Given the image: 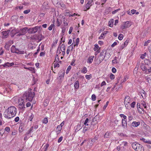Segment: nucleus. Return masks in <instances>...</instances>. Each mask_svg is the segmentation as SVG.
Instances as JSON below:
<instances>
[{
  "label": "nucleus",
  "mask_w": 151,
  "mask_h": 151,
  "mask_svg": "<svg viewBox=\"0 0 151 151\" xmlns=\"http://www.w3.org/2000/svg\"><path fill=\"white\" fill-rule=\"evenodd\" d=\"M7 113L4 116L8 119H11L15 116L17 113V109L14 106H11L9 107L6 110Z\"/></svg>",
  "instance_id": "f257e3e1"
},
{
  "label": "nucleus",
  "mask_w": 151,
  "mask_h": 151,
  "mask_svg": "<svg viewBox=\"0 0 151 151\" xmlns=\"http://www.w3.org/2000/svg\"><path fill=\"white\" fill-rule=\"evenodd\" d=\"M35 95V93L34 92H32L31 89H29L27 91H26L23 94V97L25 98L26 101H32L33 98Z\"/></svg>",
  "instance_id": "f03ea898"
},
{
  "label": "nucleus",
  "mask_w": 151,
  "mask_h": 151,
  "mask_svg": "<svg viewBox=\"0 0 151 151\" xmlns=\"http://www.w3.org/2000/svg\"><path fill=\"white\" fill-rule=\"evenodd\" d=\"M26 101H27L25 100V98L23 97L18 99V107L20 111H23L24 110L25 108V104Z\"/></svg>",
  "instance_id": "7ed1b4c3"
},
{
  "label": "nucleus",
  "mask_w": 151,
  "mask_h": 151,
  "mask_svg": "<svg viewBox=\"0 0 151 151\" xmlns=\"http://www.w3.org/2000/svg\"><path fill=\"white\" fill-rule=\"evenodd\" d=\"M132 148L135 151H144L143 147L141 145L136 142H134L132 144Z\"/></svg>",
  "instance_id": "20e7f679"
},
{
  "label": "nucleus",
  "mask_w": 151,
  "mask_h": 151,
  "mask_svg": "<svg viewBox=\"0 0 151 151\" xmlns=\"http://www.w3.org/2000/svg\"><path fill=\"white\" fill-rule=\"evenodd\" d=\"M120 145L117 147L116 149L118 151H124L125 147L128 146V143L126 141L120 142L119 143Z\"/></svg>",
  "instance_id": "39448f33"
},
{
  "label": "nucleus",
  "mask_w": 151,
  "mask_h": 151,
  "mask_svg": "<svg viewBox=\"0 0 151 151\" xmlns=\"http://www.w3.org/2000/svg\"><path fill=\"white\" fill-rule=\"evenodd\" d=\"M11 51L12 52L16 53L17 54H26V52L24 51H20L14 45H13L11 48Z\"/></svg>",
  "instance_id": "423d86ee"
},
{
  "label": "nucleus",
  "mask_w": 151,
  "mask_h": 151,
  "mask_svg": "<svg viewBox=\"0 0 151 151\" xmlns=\"http://www.w3.org/2000/svg\"><path fill=\"white\" fill-rule=\"evenodd\" d=\"M131 100V99L129 96H127L125 97L124 99V103L125 104V106L127 109H129L130 107L129 105L130 103V102Z\"/></svg>",
  "instance_id": "0eeeda50"
},
{
  "label": "nucleus",
  "mask_w": 151,
  "mask_h": 151,
  "mask_svg": "<svg viewBox=\"0 0 151 151\" xmlns=\"http://www.w3.org/2000/svg\"><path fill=\"white\" fill-rule=\"evenodd\" d=\"M28 27H24L22 29H20L19 32L18 34L16 35L17 37H20V35H25L27 32V30L28 29Z\"/></svg>",
  "instance_id": "6e6552de"
},
{
  "label": "nucleus",
  "mask_w": 151,
  "mask_h": 151,
  "mask_svg": "<svg viewBox=\"0 0 151 151\" xmlns=\"http://www.w3.org/2000/svg\"><path fill=\"white\" fill-rule=\"evenodd\" d=\"M94 4L93 0H88L87 4L86 5L85 8L84 9V11H86L89 10L93 5Z\"/></svg>",
  "instance_id": "1a4fd4ad"
},
{
  "label": "nucleus",
  "mask_w": 151,
  "mask_h": 151,
  "mask_svg": "<svg viewBox=\"0 0 151 151\" xmlns=\"http://www.w3.org/2000/svg\"><path fill=\"white\" fill-rule=\"evenodd\" d=\"M41 27L35 26L34 27L29 28L28 29V32L29 33H35Z\"/></svg>",
  "instance_id": "9d476101"
},
{
  "label": "nucleus",
  "mask_w": 151,
  "mask_h": 151,
  "mask_svg": "<svg viewBox=\"0 0 151 151\" xmlns=\"http://www.w3.org/2000/svg\"><path fill=\"white\" fill-rule=\"evenodd\" d=\"M131 25L130 22L127 21L125 22L124 23L122 24L121 26V28L122 29H124L126 28H127L130 27Z\"/></svg>",
  "instance_id": "9b49d317"
},
{
  "label": "nucleus",
  "mask_w": 151,
  "mask_h": 151,
  "mask_svg": "<svg viewBox=\"0 0 151 151\" xmlns=\"http://www.w3.org/2000/svg\"><path fill=\"white\" fill-rule=\"evenodd\" d=\"M13 43V40H10L6 42L4 46V48L7 50H9L10 46Z\"/></svg>",
  "instance_id": "f8f14e48"
},
{
  "label": "nucleus",
  "mask_w": 151,
  "mask_h": 151,
  "mask_svg": "<svg viewBox=\"0 0 151 151\" xmlns=\"http://www.w3.org/2000/svg\"><path fill=\"white\" fill-rule=\"evenodd\" d=\"M139 104L137 103V107L138 112L141 114H143L144 113V108L141 107L140 106L138 105Z\"/></svg>",
  "instance_id": "ddd939ff"
},
{
  "label": "nucleus",
  "mask_w": 151,
  "mask_h": 151,
  "mask_svg": "<svg viewBox=\"0 0 151 151\" xmlns=\"http://www.w3.org/2000/svg\"><path fill=\"white\" fill-rule=\"evenodd\" d=\"M145 63L148 65H149L151 64V55H150L148 56V58L144 60Z\"/></svg>",
  "instance_id": "4468645a"
},
{
  "label": "nucleus",
  "mask_w": 151,
  "mask_h": 151,
  "mask_svg": "<svg viewBox=\"0 0 151 151\" xmlns=\"http://www.w3.org/2000/svg\"><path fill=\"white\" fill-rule=\"evenodd\" d=\"M19 33L18 30L17 29H14L12 30L10 32V35L12 37H14V35L16 34H18Z\"/></svg>",
  "instance_id": "2eb2a0df"
},
{
  "label": "nucleus",
  "mask_w": 151,
  "mask_h": 151,
  "mask_svg": "<svg viewBox=\"0 0 151 151\" xmlns=\"http://www.w3.org/2000/svg\"><path fill=\"white\" fill-rule=\"evenodd\" d=\"M141 68L143 71H144L146 74H148L147 68L146 65L144 64H142L141 65Z\"/></svg>",
  "instance_id": "dca6fc26"
},
{
  "label": "nucleus",
  "mask_w": 151,
  "mask_h": 151,
  "mask_svg": "<svg viewBox=\"0 0 151 151\" xmlns=\"http://www.w3.org/2000/svg\"><path fill=\"white\" fill-rule=\"evenodd\" d=\"M145 79L147 83V84L151 83V75H147L145 77Z\"/></svg>",
  "instance_id": "f3484780"
},
{
  "label": "nucleus",
  "mask_w": 151,
  "mask_h": 151,
  "mask_svg": "<svg viewBox=\"0 0 151 151\" xmlns=\"http://www.w3.org/2000/svg\"><path fill=\"white\" fill-rule=\"evenodd\" d=\"M138 103L139 104L138 105L142 107H143L145 109H146L147 107L146 103L144 101L142 100L141 101L140 103Z\"/></svg>",
  "instance_id": "a211bd4d"
},
{
  "label": "nucleus",
  "mask_w": 151,
  "mask_h": 151,
  "mask_svg": "<svg viewBox=\"0 0 151 151\" xmlns=\"http://www.w3.org/2000/svg\"><path fill=\"white\" fill-rule=\"evenodd\" d=\"M14 62H12L11 63H9L8 62L5 63L4 64L2 65H1L3 66L4 67H11L12 66L14 65Z\"/></svg>",
  "instance_id": "6ab92c4d"
},
{
  "label": "nucleus",
  "mask_w": 151,
  "mask_h": 151,
  "mask_svg": "<svg viewBox=\"0 0 151 151\" xmlns=\"http://www.w3.org/2000/svg\"><path fill=\"white\" fill-rule=\"evenodd\" d=\"M75 39L76 38H73V44H74V47H77L79 41V38H77L76 40Z\"/></svg>",
  "instance_id": "aec40b11"
},
{
  "label": "nucleus",
  "mask_w": 151,
  "mask_h": 151,
  "mask_svg": "<svg viewBox=\"0 0 151 151\" xmlns=\"http://www.w3.org/2000/svg\"><path fill=\"white\" fill-rule=\"evenodd\" d=\"M65 73L64 72H60L59 73V76L58 77V79L59 80H62L63 78Z\"/></svg>",
  "instance_id": "412c9836"
},
{
  "label": "nucleus",
  "mask_w": 151,
  "mask_h": 151,
  "mask_svg": "<svg viewBox=\"0 0 151 151\" xmlns=\"http://www.w3.org/2000/svg\"><path fill=\"white\" fill-rule=\"evenodd\" d=\"M10 29L7 31H3L1 32V35L4 37H6L10 32Z\"/></svg>",
  "instance_id": "4be33fe9"
},
{
  "label": "nucleus",
  "mask_w": 151,
  "mask_h": 151,
  "mask_svg": "<svg viewBox=\"0 0 151 151\" xmlns=\"http://www.w3.org/2000/svg\"><path fill=\"white\" fill-rule=\"evenodd\" d=\"M94 58V56L93 55H92L90 56L88 58V59L87 62L89 64L91 63L93 60Z\"/></svg>",
  "instance_id": "5701e85b"
},
{
  "label": "nucleus",
  "mask_w": 151,
  "mask_h": 151,
  "mask_svg": "<svg viewBox=\"0 0 151 151\" xmlns=\"http://www.w3.org/2000/svg\"><path fill=\"white\" fill-rule=\"evenodd\" d=\"M93 50L94 51H96L98 52L99 53L100 51V48L97 44H95L94 45Z\"/></svg>",
  "instance_id": "b1692460"
},
{
  "label": "nucleus",
  "mask_w": 151,
  "mask_h": 151,
  "mask_svg": "<svg viewBox=\"0 0 151 151\" xmlns=\"http://www.w3.org/2000/svg\"><path fill=\"white\" fill-rule=\"evenodd\" d=\"M140 124L139 122H136L135 121L133 122L132 123V125L134 127H137Z\"/></svg>",
  "instance_id": "393cba45"
},
{
  "label": "nucleus",
  "mask_w": 151,
  "mask_h": 151,
  "mask_svg": "<svg viewBox=\"0 0 151 151\" xmlns=\"http://www.w3.org/2000/svg\"><path fill=\"white\" fill-rule=\"evenodd\" d=\"M79 86V82L78 81H76L74 84V88L75 90L78 89Z\"/></svg>",
  "instance_id": "a878e982"
},
{
  "label": "nucleus",
  "mask_w": 151,
  "mask_h": 151,
  "mask_svg": "<svg viewBox=\"0 0 151 151\" xmlns=\"http://www.w3.org/2000/svg\"><path fill=\"white\" fill-rule=\"evenodd\" d=\"M112 134L111 132H106L104 136V137L105 138H108L111 136Z\"/></svg>",
  "instance_id": "bb28decb"
},
{
  "label": "nucleus",
  "mask_w": 151,
  "mask_h": 151,
  "mask_svg": "<svg viewBox=\"0 0 151 151\" xmlns=\"http://www.w3.org/2000/svg\"><path fill=\"white\" fill-rule=\"evenodd\" d=\"M62 129V127L61 126H59V125L57 126L56 129V132L57 134L60 133Z\"/></svg>",
  "instance_id": "cd10ccee"
},
{
  "label": "nucleus",
  "mask_w": 151,
  "mask_h": 151,
  "mask_svg": "<svg viewBox=\"0 0 151 151\" xmlns=\"http://www.w3.org/2000/svg\"><path fill=\"white\" fill-rule=\"evenodd\" d=\"M63 20V23L64 26H67L68 25V22H67V19H65L64 17H63L62 18Z\"/></svg>",
  "instance_id": "c85d7f7f"
},
{
  "label": "nucleus",
  "mask_w": 151,
  "mask_h": 151,
  "mask_svg": "<svg viewBox=\"0 0 151 151\" xmlns=\"http://www.w3.org/2000/svg\"><path fill=\"white\" fill-rule=\"evenodd\" d=\"M65 45L64 44H62L61 46V50L63 52V55H64V54L65 55Z\"/></svg>",
  "instance_id": "c756f323"
},
{
  "label": "nucleus",
  "mask_w": 151,
  "mask_h": 151,
  "mask_svg": "<svg viewBox=\"0 0 151 151\" xmlns=\"http://www.w3.org/2000/svg\"><path fill=\"white\" fill-rule=\"evenodd\" d=\"M24 125L23 124H21L20 125L19 128V132H22L24 130Z\"/></svg>",
  "instance_id": "7c9ffc66"
},
{
  "label": "nucleus",
  "mask_w": 151,
  "mask_h": 151,
  "mask_svg": "<svg viewBox=\"0 0 151 151\" xmlns=\"http://www.w3.org/2000/svg\"><path fill=\"white\" fill-rule=\"evenodd\" d=\"M127 125V121L124 119H122V125L124 128L126 127Z\"/></svg>",
  "instance_id": "2f4dec72"
},
{
  "label": "nucleus",
  "mask_w": 151,
  "mask_h": 151,
  "mask_svg": "<svg viewBox=\"0 0 151 151\" xmlns=\"http://www.w3.org/2000/svg\"><path fill=\"white\" fill-rule=\"evenodd\" d=\"M114 20L113 19H111L109 22V25L110 27H112L113 25V23Z\"/></svg>",
  "instance_id": "473e14b6"
},
{
  "label": "nucleus",
  "mask_w": 151,
  "mask_h": 151,
  "mask_svg": "<svg viewBox=\"0 0 151 151\" xmlns=\"http://www.w3.org/2000/svg\"><path fill=\"white\" fill-rule=\"evenodd\" d=\"M98 139V137L96 135L95 136L94 138L92 139H91V142L93 143H94L97 141Z\"/></svg>",
  "instance_id": "72a5a7b5"
},
{
  "label": "nucleus",
  "mask_w": 151,
  "mask_h": 151,
  "mask_svg": "<svg viewBox=\"0 0 151 151\" xmlns=\"http://www.w3.org/2000/svg\"><path fill=\"white\" fill-rule=\"evenodd\" d=\"M128 79V78L127 76H124L123 79H122L121 80V82H120L121 84L122 83L126 81V80Z\"/></svg>",
  "instance_id": "f704fd0d"
},
{
  "label": "nucleus",
  "mask_w": 151,
  "mask_h": 151,
  "mask_svg": "<svg viewBox=\"0 0 151 151\" xmlns=\"http://www.w3.org/2000/svg\"><path fill=\"white\" fill-rule=\"evenodd\" d=\"M33 129V127H32L30 129L27 131L26 133V135H28L31 132H32Z\"/></svg>",
  "instance_id": "c9c22d12"
},
{
  "label": "nucleus",
  "mask_w": 151,
  "mask_h": 151,
  "mask_svg": "<svg viewBox=\"0 0 151 151\" xmlns=\"http://www.w3.org/2000/svg\"><path fill=\"white\" fill-rule=\"evenodd\" d=\"M81 72L84 73H85L87 72V68L86 67H83L81 70Z\"/></svg>",
  "instance_id": "e433bc0d"
},
{
  "label": "nucleus",
  "mask_w": 151,
  "mask_h": 151,
  "mask_svg": "<svg viewBox=\"0 0 151 151\" xmlns=\"http://www.w3.org/2000/svg\"><path fill=\"white\" fill-rule=\"evenodd\" d=\"M34 117V114L32 113H31L29 115V120H30V121H32V119H33Z\"/></svg>",
  "instance_id": "4c0bfd02"
},
{
  "label": "nucleus",
  "mask_w": 151,
  "mask_h": 151,
  "mask_svg": "<svg viewBox=\"0 0 151 151\" xmlns=\"http://www.w3.org/2000/svg\"><path fill=\"white\" fill-rule=\"evenodd\" d=\"M28 70L31 71L32 73H35V70L34 68L29 67Z\"/></svg>",
  "instance_id": "58836bf2"
},
{
  "label": "nucleus",
  "mask_w": 151,
  "mask_h": 151,
  "mask_svg": "<svg viewBox=\"0 0 151 151\" xmlns=\"http://www.w3.org/2000/svg\"><path fill=\"white\" fill-rule=\"evenodd\" d=\"M60 0H52V2L54 4H59V1H60Z\"/></svg>",
  "instance_id": "ea45409f"
},
{
  "label": "nucleus",
  "mask_w": 151,
  "mask_h": 151,
  "mask_svg": "<svg viewBox=\"0 0 151 151\" xmlns=\"http://www.w3.org/2000/svg\"><path fill=\"white\" fill-rule=\"evenodd\" d=\"M42 122L45 124H47L48 122V119L47 117L44 118L42 120Z\"/></svg>",
  "instance_id": "a19ab883"
},
{
  "label": "nucleus",
  "mask_w": 151,
  "mask_h": 151,
  "mask_svg": "<svg viewBox=\"0 0 151 151\" xmlns=\"http://www.w3.org/2000/svg\"><path fill=\"white\" fill-rule=\"evenodd\" d=\"M112 63L114 64L118 63V61L117 60V58L116 57H115L114 58V59L112 60Z\"/></svg>",
  "instance_id": "79ce46f5"
},
{
  "label": "nucleus",
  "mask_w": 151,
  "mask_h": 151,
  "mask_svg": "<svg viewBox=\"0 0 151 151\" xmlns=\"http://www.w3.org/2000/svg\"><path fill=\"white\" fill-rule=\"evenodd\" d=\"M58 4L60 5V6L62 7V8L65 9V5L63 2H59Z\"/></svg>",
  "instance_id": "37998d69"
},
{
  "label": "nucleus",
  "mask_w": 151,
  "mask_h": 151,
  "mask_svg": "<svg viewBox=\"0 0 151 151\" xmlns=\"http://www.w3.org/2000/svg\"><path fill=\"white\" fill-rule=\"evenodd\" d=\"M71 68H72V67L70 65H69L68 66L67 69L66 70V73L67 74L68 73L69 71L71 70Z\"/></svg>",
  "instance_id": "c03bdc74"
},
{
  "label": "nucleus",
  "mask_w": 151,
  "mask_h": 151,
  "mask_svg": "<svg viewBox=\"0 0 151 151\" xmlns=\"http://www.w3.org/2000/svg\"><path fill=\"white\" fill-rule=\"evenodd\" d=\"M55 26V25L54 24V23L53 24H51L48 27V29L50 31L52 29V28L54 27Z\"/></svg>",
  "instance_id": "a18cd8bd"
},
{
  "label": "nucleus",
  "mask_w": 151,
  "mask_h": 151,
  "mask_svg": "<svg viewBox=\"0 0 151 151\" xmlns=\"http://www.w3.org/2000/svg\"><path fill=\"white\" fill-rule=\"evenodd\" d=\"M126 46L124 44H122L121 45L119 48V50H122Z\"/></svg>",
  "instance_id": "49530a36"
},
{
  "label": "nucleus",
  "mask_w": 151,
  "mask_h": 151,
  "mask_svg": "<svg viewBox=\"0 0 151 151\" xmlns=\"http://www.w3.org/2000/svg\"><path fill=\"white\" fill-rule=\"evenodd\" d=\"M88 122L89 119H88V118H86L84 122V124L86 126H88Z\"/></svg>",
  "instance_id": "de8ad7c7"
},
{
  "label": "nucleus",
  "mask_w": 151,
  "mask_h": 151,
  "mask_svg": "<svg viewBox=\"0 0 151 151\" xmlns=\"http://www.w3.org/2000/svg\"><path fill=\"white\" fill-rule=\"evenodd\" d=\"M85 77L86 79L89 80L92 78V76L91 74L90 75H86Z\"/></svg>",
  "instance_id": "09e8293b"
},
{
  "label": "nucleus",
  "mask_w": 151,
  "mask_h": 151,
  "mask_svg": "<svg viewBox=\"0 0 151 151\" xmlns=\"http://www.w3.org/2000/svg\"><path fill=\"white\" fill-rule=\"evenodd\" d=\"M118 43H119V42L118 41H116L115 42H114L113 44H112V45H111V47H114L115 46L117 45V44Z\"/></svg>",
  "instance_id": "8fccbe9b"
},
{
  "label": "nucleus",
  "mask_w": 151,
  "mask_h": 151,
  "mask_svg": "<svg viewBox=\"0 0 151 151\" xmlns=\"http://www.w3.org/2000/svg\"><path fill=\"white\" fill-rule=\"evenodd\" d=\"M151 42V41L150 40H148L147 41H145L144 42V46H146L147 45H148V44L149 43H150Z\"/></svg>",
  "instance_id": "3c124183"
},
{
  "label": "nucleus",
  "mask_w": 151,
  "mask_h": 151,
  "mask_svg": "<svg viewBox=\"0 0 151 151\" xmlns=\"http://www.w3.org/2000/svg\"><path fill=\"white\" fill-rule=\"evenodd\" d=\"M49 144H47L46 145H45L44 147L45 148V149L44 151H46L47 150L49 147Z\"/></svg>",
  "instance_id": "603ef678"
},
{
  "label": "nucleus",
  "mask_w": 151,
  "mask_h": 151,
  "mask_svg": "<svg viewBox=\"0 0 151 151\" xmlns=\"http://www.w3.org/2000/svg\"><path fill=\"white\" fill-rule=\"evenodd\" d=\"M120 116L121 117H123V119L125 120V119H126L127 118L126 116L123 114H120Z\"/></svg>",
  "instance_id": "864d4df0"
},
{
  "label": "nucleus",
  "mask_w": 151,
  "mask_h": 151,
  "mask_svg": "<svg viewBox=\"0 0 151 151\" xmlns=\"http://www.w3.org/2000/svg\"><path fill=\"white\" fill-rule=\"evenodd\" d=\"M136 102L134 101L131 104L130 106L132 108H134L135 106Z\"/></svg>",
  "instance_id": "5fc2aeb1"
},
{
  "label": "nucleus",
  "mask_w": 151,
  "mask_h": 151,
  "mask_svg": "<svg viewBox=\"0 0 151 151\" xmlns=\"http://www.w3.org/2000/svg\"><path fill=\"white\" fill-rule=\"evenodd\" d=\"M109 77L111 80H113L115 78V76L114 74L111 73Z\"/></svg>",
  "instance_id": "6e6d98bb"
},
{
  "label": "nucleus",
  "mask_w": 151,
  "mask_h": 151,
  "mask_svg": "<svg viewBox=\"0 0 151 151\" xmlns=\"http://www.w3.org/2000/svg\"><path fill=\"white\" fill-rule=\"evenodd\" d=\"M59 60V57L57 55H56L55 57L54 62H58Z\"/></svg>",
  "instance_id": "4d7b16f0"
},
{
  "label": "nucleus",
  "mask_w": 151,
  "mask_h": 151,
  "mask_svg": "<svg viewBox=\"0 0 151 151\" xmlns=\"http://www.w3.org/2000/svg\"><path fill=\"white\" fill-rule=\"evenodd\" d=\"M61 25V22H59L58 19H57L56 21V25L58 27L60 26Z\"/></svg>",
  "instance_id": "13d9d810"
},
{
  "label": "nucleus",
  "mask_w": 151,
  "mask_h": 151,
  "mask_svg": "<svg viewBox=\"0 0 151 151\" xmlns=\"http://www.w3.org/2000/svg\"><path fill=\"white\" fill-rule=\"evenodd\" d=\"M91 99H92V100L93 101H95L96 99V95L94 94L92 95L91 96Z\"/></svg>",
  "instance_id": "bf43d9fd"
},
{
  "label": "nucleus",
  "mask_w": 151,
  "mask_h": 151,
  "mask_svg": "<svg viewBox=\"0 0 151 151\" xmlns=\"http://www.w3.org/2000/svg\"><path fill=\"white\" fill-rule=\"evenodd\" d=\"M107 31L106 32L105 31L104 32L102 33L101 34L100 36L99 37V38H100L101 37H103L104 36V35H106L107 34Z\"/></svg>",
  "instance_id": "052dcab7"
},
{
  "label": "nucleus",
  "mask_w": 151,
  "mask_h": 151,
  "mask_svg": "<svg viewBox=\"0 0 151 151\" xmlns=\"http://www.w3.org/2000/svg\"><path fill=\"white\" fill-rule=\"evenodd\" d=\"M120 10V9H117L116 10H115L114 11H113L112 12V13L113 14H115V13H116V12H118Z\"/></svg>",
  "instance_id": "680f3d73"
},
{
  "label": "nucleus",
  "mask_w": 151,
  "mask_h": 151,
  "mask_svg": "<svg viewBox=\"0 0 151 151\" xmlns=\"http://www.w3.org/2000/svg\"><path fill=\"white\" fill-rule=\"evenodd\" d=\"M88 127H87L86 126H85L83 129V133H85L86 131H87L88 129Z\"/></svg>",
  "instance_id": "e2e57ef3"
},
{
  "label": "nucleus",
  "mask_w": 151,
  "mask_h": 151,
  "mask_svg": "<svg viewBox=\"0 0 151 151\" xmlns=\"http://www.w3.org/2000/svg\"><path fill=\"white\" fill-rule=\"evenodd\" d=\"M60 66L59 64L58 63H54V68L59 67Z\"/></svg>",
  "instance_id": "0e129e2a"
},
{
  "label": "nucleus",
  "mask_w": 151,
  "mask_h": 151,
  "mask_svg": "<svg viewBox=\"0 0 151 151\" xmlns=\"http://www.w3.org/2000/svg\"><path fill=\"white\" fill-rule=\"evenodd\" d=\"M73 45H70L68 47L67 49L70 50V51L71 50H72L73 48Z\"/></svg>",
  "instance_id": "69168bd1"
},
{
  "label": "nucleus",
  "mask_w": 151,
  "mask_h": 151,
  "mask_svg": "<svg viewBox=\"0 0 151 151\" xmlns=\"http://www.w3.org/2000/svg\"><path fill=\"white\" fill-rule=\"evenodd\" d=\"M106 85V83L105 81H103L101 84V86L102 87Z\"/></svg>",
  "instance_id": "338daca9"
},
{
  "label": "nucleus",
  "mask_w": 151,
  "mask_h": 151,
  "mask_svg": "<svg viewBox=\"0 0 151 151\" xmlns=\"http://www.w3.org/2000/svg\"><path fill=\"white\" fill-rule=\"evenodd\" d=\"M5 129V131L7 132H9L10 131V128L9 127H6Z\"/></svg>",
  "instance_id": "774afa93"
}]
</instances>
